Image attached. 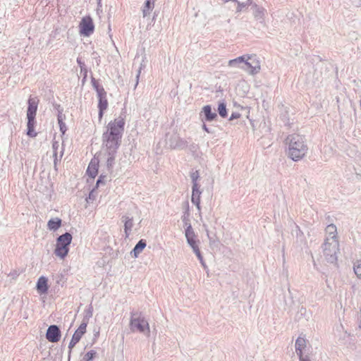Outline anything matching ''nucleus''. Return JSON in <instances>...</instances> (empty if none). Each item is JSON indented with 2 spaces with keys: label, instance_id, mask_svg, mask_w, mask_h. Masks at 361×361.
I'll use <instances>...</instances> for the list:
<instances>
[{
  "label": "nucleus",
  "instance_id": "0eeeda50",
  "mask_svg": "<svg viewBox=\"0 0 361 361\" xmlns=\"http://www.w3.org/2000/svg\"><path fill=\"white\" fill-rule=\"evenodd\" d=\"M165 145L168 148L173 149H183L187 147V140L181 138L176 133H167L165 136Z\"/></svg>",
  "mask_w": 361,
  "mask_h": 361
},
{
  "label": "nucleus",
  "instance_id": "a18cd8bd",
  "mask_svg": "<svg viewBox=\"0 0 361 361\" xmlns=\"http://www.w3.org/2000/svg\"><path fill=\"white\" fill-rule=\"evenodd\" d=\"M246 6H251L252 7L253 4H255L252 0H247L245 3Z\"/></svg>",
  "mask_w": 361,
  "mask_h": 361
},
{
  "label": "nucleus",
  "instance_id": "ddd939ff",
  "mask_svg": "<svg viewBox=\"0 0 361 361\" xmlns=\"http://www.w3.org/2000/svg\"><path fill=\"white\" fill-rule=\"evenodd\" d=\"M202 191L200 190V186L195 185V187H192V197L191 202L194 204L199 213L201 212V207H200V197H201Z\"/></svg>",
  "mask_w": 361,
  "mask_h": 361
},
{
  "label": "nucleus",
  "instance_id": "3c124183",
  "mask_svg": "<svg viewBox=\"0 0 361 361\" xmlns=\"http://www.w3.org/2000/svg\"><path fill=\"white\" fill-rule=\"evenodd\" d=\"M207 231V235L209 236V231L207 229H206Z\"/></svg>",
  "mask_w": 361,
  "mask_h": 361
},
{
  "label": "nucleus",
  "instance_id": "4be33fe9",
  "mask_svg": "<svg viewBox=\"0 0 361 361\" xmlns=\"http://www.w3.org/2000/svg\"><path fill=\"white\" fill-rule=\"evenodd\" d=\"M146 245L147 244L145 240H140L135 245L133 250L131 251V255H133L134 257H137L138 255L142 252L144 248L146 247Z\"/></svg>",
  "mask_w": 361,
  "mask_h": 361
},
{
  "label": "nucleus",
  "instance_id": "2eb2a0df",
  "mask_svg": "<svg viewBox=\"0 0 361 361\" xmlns=\"http://www.w3.org/2000/svg\"><path fill=\"white\" fill-rule=\"evenodd\" d=\"M251 10L252 11L255 18L257 20L262 22L265 16L266 9L258 6L257 4H253L252 7H251Z\"/></svg>",
  "mask_w": 361,
  "mask_h": 361
},
{
  "label": "nucleus",
  "instance_id": "cd10ccee",
  "mask_svg": "<svg viewBox=\"0 0 361 361\" xmlns=\"http://www.w3.org/2000/svg\"><path fill=\"white\" fill-rule=\"evenodd\" d=\"M218 112L220 116L222 118H226L227 116V109L224 102H221L219 104Z\"/></svg>",
  "mask_w": 361,
  "mask_h": 361
},
{
  "label": "nucleus",
  "instance_id": "9b49d317",
  "mask_svg": "<svg viewBox=\"0 0 361 361\" xmlns=\"http://www.w3.org/2000/svg\"><path fill=\"white\" fill-rule=\"evenodd\" d=\"M86 328V324H85V323H81L78 329L73 334V337L68 344L70 353L71 352V349L80 341L82 336L85 334Z\"/></svg>",
  "mask_w": 361,
  "mask_h": 361
},
{
  "label": "nucleus",
  "instance_id": "8fccbe9b",
  "mask_svg": "<svg viewBox=\"0 0 361 361\" xmlns=\"http://www.w3.org/2000/svg\"><path fill=\"white\" fill-rule=\"evenodd\" d=\"M93 192H94V190H92L90 192V195H89V197H90V198H91V195H92Z\"/></svg>",
  "mask_w": 361,
  "mask_h": 361
},
{
  "label": "nucleus",
  "instance_id": "39448f33",
  "mask_svg": "<svg viewBox=\"0 0 361 361\" xmlns=\"http://www.w3.org/2000/svg\"><path fill=\"white\" fill-rule=\"evenodd\" d=\"M72 239V235L68 232L59 235L56 239L54 254L61 259H64L68 253Z\"/></svg>",
  "mask_w": 361,
  "mask_h": 361
},
{
  "label": "nucleus",
  "instance_id": "dca6fc26",
  "mask_svg": "<svg viewBox=\"0 0 361 361\" xmlns=\"http://www.w3.org/2000/svg\"><path fill=\"white\" fill-rule=\"evenodd\" d=\"M49 289L48 280L45 276H40L37 282V290L41 293H46Z\"/></svg>",
  "mask_w": 361,
  "mask_h": 361
},
{
  "label": "nucleus",
  "instance_id": "2f4dec72",
  "mask_svg": "<svg viewBox=\"0 0 361 361\" xmlns=\"http://www.w3.org/2000/svg\"><path fill=\"white\" fill-rule=\"evenodd\" d=\"M96 355V352L94 350L88 351L85 356L83 357V361H91L93 360Z\"/></svg>",
  "mask_w": 361,
  "mask_h": 361
},
{
  "label": "nucleus",
  "instance_id": "1a4fd4ad",
  "mask_svg": "<svg viewBox=\"0 0 361 361\" xmlns=\"http://www.w3.org/2000/svg\"><path fill=\"white\" fill-rule=\"evenodd\" d=\"M80 34L83 37H90L94 30L92 18L90 16L83 17L79 24Z\"/></svg>",
  "mask_w": 361,
  "mask_h": 361
},
{
  "label": "nucleus",
  "instance_id": "7c9ffc66",
  "mask_svg": "<svg viewBox=\"0 0 361 361\" xmlns=\"http://www.w3.org/2000/svg\"><path fill=\"white\" fill-rule=\"evenodd\" d=\"M353 269L356 276L361 279V261H357L354 264Z\"/></svg>",
  "mask_w": 361,
  "mask_h": 361
},
{
  "label": "nucleus",
  "instance_id": "79ce46f5",
  "mask_svg": "<svg viewBox=\"0 0 361 361\" xmlns=\"http://www.w3.org/2000/svg\"><path fill=\"white\" fill-rule=\"evenodd\" d=\"M202 128L208 133H212V131L209 129L206 124L203 123Z\"/></svg>",
  "mask_w": 361,
  "mask_h": 361
},
{
  "label": "nucleus",
  "instance_id": "72a5a7b5",
  "mask_svg": "<svg viewBox=\"0 0 361 361\" xmlns=\"http://www.w3.org/2000/svg\"><path fill=\"white\" fill-rule=\"evenodd\" d=\"M195 254L196 255L197 257L198 258L201 265L203 267V268L204 269H207V266L206 265L204 261V259H203V257L200 252V250H198L196 252H195Z\"/></svg>",
  "mask_w": 361,
  "mask_h": 361
},
{
  "label": "nucleus",
  "instance_id": "f8f14e48",
  "mask_svg": "<svg viewBox=\"0 0 361 361\" xmlns=\"http://www.w3.org/2000/svg\"><path fill=\"white\" fill-rule=\"evenodd\" d=\"M47 339L51 342H58L61 338V331L58 326L51 325L48 327L46 333Z\"/></svg>",
  "mask_w": 361,
  "mask_h": 361
},
{
  "label": "nucleus",
  "instance_id": "f03ea898",
  "mask_svg": "<svg viewBox=\"0 0 361 361\" xmlns=\"http://www.w3.org/2000/svg\"><path fill=\"white\" fill-rule=\"evenodd\" d=\"M286 142L288 145V157L293 161L301 159L307 153V147L305 137L298 134H293L287 137Z\"/></svg>",
  "mask_w": 361,
  "mask_h": 361
},
{
  "label": "nucleus",
  "instance_id": "c85d7f7f",
  "mask_svg": "<svg viewBox=\"0 0 361 361\" xmlns=\"http://www.w3.org/2000/svg\"><path fill=\"white\" fill-rule=\"evenodd\" d=\"M55 109L57 110V120L58 122L63 121L66 118V116L63 114V109L59 104L54 105Z\"/></svg>",
  "mask_w": 361,
  "mask_h": 361
},
{
  "label": "nucleus",
  "instance_id": "49530a36",
  "mask_svg": "<svg viewBox=\"0 0 361 361\" xmlns=\"http://www.w3.org/2000/svg\"><path fill=\"white\" fill-rule=\"evenodd\" d=\"M104 110H101V109H99V119H101L103 116V114H104Z\"/></svg>",
  "mask_w": 361,
  "mask_h": 361
},
{
  "label": "nucleus",
  "instance_id": "f257e3e1",
  "mask_svg": "<svg viewBox=\"0 0 361 361\" xmlns=\"http://www.w3.org/2000/svg\"><path fill=\"white\" fill-rule=\"evenodd\" d=\"M124 126L125 120L122 116L118 117L108 124L107 130L102 135L104 153L117 152L121 145Z\"/></svg>",
  "mask_w": 361,
  "mask_h": 361
},
{
  "label": "nucleus",
  "instance_id": "6ab92c4d",
  "mask_svg": "<svg viewBox=\"0 0 361 361\" xmlns=\"http://www.w3.org/2000/svg\"><path fill=\"white\" fill-rule=\"evenodd\" d=\"M99 98L98 108L101 110H106L108 106V102L106 99V92L104 90H100L97 95Z\"/></svg>",
  "mask_w": 361,
  "mask_h": 361
},
{
  "label": "nucleus",
  "instance_id": "58836bf2",
  "mask_svg": "<svg viewBox=\"0 0 361 361\" xmlns=\"http://www.w3.org/2000/svg\"><path fill=\"white\" fill-rule=\"evenodd\" d=\"M77 63L80 68V73H83V71H85V63L83 61H82L81 59H80V58L77 59Z\"/></svg>",
  "mask_w": 361,
  "mask_h": 361
},
{
  "label": "nucleus",
  "instance_id": "e433bc0d",
  "mask_svg": "<svg viewBox=\"0 0 361 361\" xmlns=\"http://www.w3.org/2000/svg\"><path fill=\"white\" fill-rule=\"evenodd\" d=\"M106 175L101 174L100 176L99 177L98 180H97V183H96L97 187H98L100 183H103L106 180Z\"/></svg>",
  "mask_w": 361,
  "mask_h": 361
},
{
  "label": "nucleus",
  "instance_id": "20e7f679",
  "mask_svg": "<svg viewBox=\"0 0 361 361\" xmlns=\"http://www.w3.org/2000/svg\"><path fill=\"white\" fill-rule=\"evenodd\" d=\"M130 328L133 332H139L147 336H149V326L147 320L137 312L130 314Z\"/></svg>",
  "mask_w": 361,
  "mask_h": 361
},
{
  "label": "nucleus",
  "instance_id": "ea45409f",
  "mask_svg": "<svg viewBox=\"0 0 361 361\" xmlns=\"http://www.w3.org/2000/svg\"><path fill=\"white\" fill-rule=\"evenodd\" d=\"M143 67H145V65H144V64H142V63H141V64H140V66L139 67V69H138V71H137V75H136V79H137V81H136L135 87H136V86L137 85V84H138V79H139V77H140V73H141V70H142V68Z\"/></svg>",
  "mask_w": 361,
  "mask_h": 361
},
{
  "label": "nucleus",
  "instance_id": "de8ad7c7",
  "mask_svg": "<svg viewBox=\"0 0 361 361\" xmlns=\"http://www.w3.org/2000/svg\"><path fill=\"white\" fill-rule=\"evenodd\" d=\"M300 361H310L307 357H301V358H299Z\"/></svg>",
  "mask_w": 361,
  "mask_h": 361
},
{
  "label": "nucleus",
  "instance_id": "473e14b6",
  "mask_svg": "<svg viewBox=\"0 0 361 361\" xmlns=\"http://www.w3.org/2000/svg\"><path fill=\"white\" fill-rule=\"evenodd\" d=\"M91 82L93 87L97 92V95L99 94V92H100V90H104L102 87L99 86L98 82L95 80L94 78H92Z\"/></svg>",
  "mask_w": 361,
  "mask_h": 361
},
{
  "label": "nucleus",
  "instance_id": "a19ab883",
  "mask_svg": "<svg viewBox=\"0 0 361 361\" xmlns=\"http://www.w3.org/2000/svg\"><path fill=\"white\" fill-rule=\"evenodd\" d=\"M240 114L239 113L233 112L231 114V115L229 118V120L233 121L234 119L238 118L240 117Z\"/></svg>",
  "mask_w": 361,
  "mask_h": 361
},
{
  "label": "nucleus",
  "instance_id": "393cba45",
  "mask_svg": "<svg viewBox=\"0 0 361 361\" xmlns=\"http://www.w3.org/2000/svg\"><path fill=\"white\" fill-rule=\"evenodd\" d=\"M61 226V219L59 218L51 219L47 223V227L50 231H56Z\"/></svg>",
  "mask_w": 361,
  "mask_h": 361
},
{
  "label": "nucleus",
  "instance_id": "4c0bfd02",
  "mask_svg": "<svg viewBox=\"0 0 361 361\" xmlns=\"http://www.w3.org/2000/svg\"><path fill=\"white\" fill-rule=\"evenodd\" d=\"M326 239L324 241H329V239H333V240H337V237H336V235H337V233H326Z\"/></svg>",
  "mask_w": 361,
  "mask_h": 361
},
{
  "label": "nucleus",
  "instance_id": "b1692460",
  "mask_svg": "<svg viewBox=\"0 0 361 361\" xmlns=\"http://www.w3.org/2000/svg\"><path fill=\"white\" fill-rule=\"evenodd\" d=\"M116 154V153H104V155L106 156V170L109 173L112 172V169L115 164Z\"/></svg>",
  "mask_w": 361,
  "mask_h": 361
},
{
  "label": "nucleus",
  "instance_id": "f704fd0d",
  "mask_svg": "<svg viewBox=\"0 0 361 361\" xmlns=\"http://www.w3.org/2000/svg\"><path fill=\"white\" fill-rule=\"evenodd\" d=\"M337 233V229L335 225L329 224L326 228V233Z\"/></svg>",
  "mask_w": 361,
  "mask_h": 361
},
{
  "label": "nucleus",
  "instance_id": "37998d69",
  "mask_svg": "<svg viewBox=\"0 0 361 361\" xmlns=\"http://www.w3.org/2000/svg\"><path fill=\"white\" fill-rule=\"evenodd\" d=\"M83 75V80L86 79L87 75V69L86 66H85V71H83V73H80Z\"/></svg>",
  "mask_w": 361,
  "mask_h": 361
},
{
  "label": "nucleus",
  "instance_id": "7ed1b4c3",
  "mask_svg": "<svg viewBox=\"0 0 361 361\" xmlns=\"http://www.w3.org/2000/svg\"><path fill=\"white\" fill-rule=\"evenodd\" d=\"M39 99L37 97H30L27 101V135L30 137L37 136V133L35 131V126L36 123L35 116L37 111Z\"/></svg>",
  "mask_w": 361,
  "mask_h": 361
},
{
  "label": "nucleus",
  "instance_id": "412c9836",
  "mask_svg": "<svg viewBox=\"0 0 361 361\" xmlns=\"http://www.w3.org/2000/svg\"><path fill=\"white\" fill-rule=\"evenodd\" d=\"M306 346V341L303 338L299 337L295 341V347L297 355L299 358H301L302 356V350Z\"/></svg>",
  "mask_w": 361,
  "mask_h": 361
},
{
  "label": "nucleus",
  "instance_id": "a878e982",
  "mask_svg": "<svg viewBox=\"0 0 361 361\" xmlns=\"http://www.w3.org/2000/svg\"><path fill=\"white\" fill-rule=\"evenodd\" d=\"M154 8V1L153 0H146L145 2V5L142 8V14L143 17H146L150 13V11Z\"/></svg>",
  "mask_w": 361,
  "mask_h": 361
},
{
  "label": "nucleus",
  "instance_id": "423d86ee",
  "mask_svg": "<svg viewBox=\"0 0 361 361\" xmlns=\"http://www.w3.org/2000/svg\"><path fill=\"white\" fill-rule=\"evenodd\" d=\"M323 244V252L326 260L329 263H336L338 259L339 251L338 240L329 239Z\"/></svg>",
  "mask_w": 361,
  "mask_h": 361
},
{
  "label": "nucleus",
  "instance_id": "9d476101",
  "mask_svg": "<svg viewBox=\"0 0 361 361\" xmlns=\"http://www.w3.org/2000/svg\"><path fill=\"white\" fill-rule=\"evenodd\" d=\"M185 225L186 226L185 235L187 240V243L191 247L195 253L200 250L198 246L199 240H196V235L193 231L191 224L185 221Z\"/></svg>",
  "mask_w": 361,
  "mask_h": 361
},
{
  "label": "nucleus",
  "instance_id": "a211bd4d",
  "mask_svg": "<svg viewBox=\"0 0 361 361\" xmlns=\"http://www.w3.org/2000/svg\"><path fill=\"white\" fill-rule=\"evenodd\" d=\"M99 161L96 159H92L87 169V175L94 178L98 173Z\"/></svg>",
  "mask_w": 361,
  "mask_h": 361
},
{
  "label": "nucleus",
  "instance_id": "aec40b11",
  "mask_svg": "<svg viewBox=\"0 0 361 361\" xmlns=\"http://www.w3.org/2000/svg\"><path fill=\"white\" fill-rule=\"evenodd\" d=\"M245 55L238 56L234 59L228 61V66L243 69V63L245 61Z\"/></svg>",
  "mask_w": 361,
  "mask_h": 361
},
{
  "label": "nucleus",
  "instance_id": "c03bdc74",
  "mask_svg": "<svg viewBox=\"0 0 361 361\" xmlns=\"http://www.w3.org/2000/svg\"><path fill=\"white\" fill-rule=\"evenodd\" d=\"M247 6L246 4L245 3L243 4H238V11H241L243 8Z\"/></svg>",
  "mask_w": 361,
  "mask_h": 361
},
{
  "label": "nucleus",
  "instance_id": "09e8293b",
  "mask_svg": "<svg viewBox=\"0 0 361 361\" xmlns=\"http://www.w3.org/2000/svg\"><path fill=\"white\" fill-rule=\"evenodd\" d=\"M356 178H358V179H360L361 178V175L358 174V173H356Z\"/></svg>",
  "mask_w": 361,
  "mask_h": 361
},
{
  "label": "nucleus",
  "instance_id": "4468645a",
  "mask_svg": "<svg viewBox=\"0 0 361 361\" xmlns=\"http://www.w3.org/2000/svg\"><path fill=\"white\" fill-rule=\"evenodd\" d=\"M204 114V119L202 121H214L216 117L217 114L215 111H212V106L210 105H206L202 108V110L201 111V114Z\"/></svg>",
  "mask_w": 361,
  "mask_h": 361
},
{
  "label": "nucleus",
  "instance_id": "c9c22d12",
  "mask_svg": "<svg viewBox=\"0 0 361 361\" xmlns=\"http://www.w3.org/2000/svg\"><path fill=\"white\" fill-rule=\"evenodd\" d=\"M59 125V128L62 134H64L66 131L67 130V128L66 126V123L63 121L58 122Z\"/></svg>",
  "mask_w": 361,
  "mask_h": 361
},
{
  "label": "nucleus",
  "instance_id": "c756f323",
  "mask_svg": "<svg viewBox=\"0 0 361 361\" xmlns=\"http://www.w3.org/2000/svg\"><path fill=\"white\" fill-rule=\"evenodd\" d=\"M199 177L200 176L197 171H193L190 173V178L192 183V187H195V185L200 186V185L197 183Z\"/></svg>",
  "mask_w": 361,
  "mask_h": 361
},
{
  "label": "nucleus",
  "instance_id": "6e6552de",
  "mask_svg": "<svg viewBox=\"0 0 361 361\" xmlns=\"http://www.w3.org/2000/svg\"><path fill=\"white\" fill-rule=\"evenodd\" d=\"M245 61L243 63V70L249 74L254 75L259 73L261 70L260 62L256 55H245Z\"/></svg>",
  "mask_w": 361,
  "mask_h": 361
},
{
  "label": "nucleus",
  "instance_id": "5701e85b",
  "mask_svg": "<svg viewBox=\"0 0 361 361\" xmlns=\"http://www.w3.org/2000/svg\"><path fill=\"white\" fill-rule=\"evenodd\" d=\"M60 147L59 142L58 141H54L52 143V149H53V156L54 157V165H56L58 160H61V157L63 154V149L61 148L60 151L59 156H58V149Z\"/></svg>",
  "mask_w": 361,
  "mask_h": 361
},
{
  "label": "nucleus",
  "instance_id": "f3484780",
  "mask_svg": "<svg viewBox=\"0 0 361 361\" xmlns=\"http://www.w3.org/2000/svg\"><path fill=\"white\" fill-rule=\"evenodd\" d=\"M122 221L124 222V232L126 238H128L133 226V219L128 216H123Z\"/></svg>",
  "mask_w": 361,
  "mask_h": 361
},
{
  "label": "nucleus",
  "instance_id": "bb28decb",
  "mask_svg": "<svg viewBox=\"0 0 361 361\" xmlns=\"http://www.w3.org/2000/svg\"><path fill=\"white\" fill-rule=\"evenodd\" d=\"M92 314H93V307L90 305H89L87 309L85 310V316H84L82 322V323H85V324H86V326H87L90 319L92 317Z\"/></svg>",
  "mask_w": 361,
  "mask_h": 361
}]
</instances>
